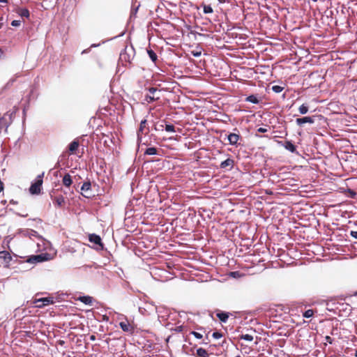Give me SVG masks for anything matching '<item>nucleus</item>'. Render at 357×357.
<instances>
[{
    "label": "nucleus",
    "mask_w": 357,
    "mask_h": 357,
    "mask_svg": "<svg viewBox=\"0 0 357 357\" xmlns=\"http://www.w3.org/2000/svg\"><path fill=\"white\" fill-rule=\"evenodd\" d=\"M3 54V52L2 50L0 49V57L1 56V55Z\"/></svg>",
    "instance_id": "obj_48"
},
{
    "label": "nucleus",
    "mask_w": 357,
    "mask_h": 357,
    "mask_svg": "<svg viewBox=\"0 0 357 357\" xmlns=\"http://www.w3.org/2000/svg\"><path fill=\"white\" fill-rule=\"evenodd\" d=\"M20 24H21V22L20 20H13L11 22V25L13 26H18L20 25Z\"/></svg>",
    "instance_id": "obj_34"
},
{
    "label": "nucleus",
    "mask_w": 357,
    "mask_h": 357,
    "mask_svg": "<svg viewBox=\"0 0 357 357\" xmlns=\"http://www.w3.org/2000/svg\"><path fill=\"white\" fill-rule=\"evenodd\" d=\"M1 3H7L8 0H0Z\"/></svg>",
    "instance_id": "obj_45"
},
{
    "label": "nucleus",
    "mask_w": 357,
    "mask_h": 357,
    "mask_svg": "<svg viewBox=\"0 0 357 357\" xmlns=\"http://www.w3.org/2000/svg\"><path fill=\"white\" fill-rule=\"evenodd\" d=\"M245 101L250 102H252L254 104H258L259 102L258 98L255 95H250V96H248L245 98Z\"/></svg>",
    "instance_id": "obj_21"
},
{
    "label": "nucleus",
    "mask_w": 357,
    "mask_h": 357,
    "mask_svg": "<svg viewBox=\"0 0 357 357\" xmlns=\"http://www.w3.org/2000/svg\"><path fill=\"white\" fill-rule=\"evenodd\" d=\"M27 215H28L27 214H26V215H22V216H24V217H26Z\"/></svg>",
    "instance_id": "obj_53"
},
{
    "label": "nucleus",
    "mask_w": 357,
    "mask_h": 357,
    "mask_svg": "<svg viewBox=\"0 0 357 357\" xmlns=\"http://www.w3.org/2000/svg\"><path fill=\"white\" fill-rule=\"evenodd\" d=\"M236 357H241V356H236Z\"/></svg>",
    "instance_id": "obj_56"
},
{
    "label": "nucleus",
    "mask_w": 357,
    "mask_h": 357,
    "mask_svg": "<svg viewBox=\"0 0 357 357\" xmlns=\"http://www.w3.org/2000/svg\"><path fill=\"white\" fill-rule=\"evenodd\" d=\"M267 131H268V130L264 128H259L257 129V132H266Z\"/></svg>",
    "instance_id": "obj_38"
},
{
    "label": "nucleus",
    "mask_w": 357,
    "mask_h": 357,
    "mask_svg": "<svg viewBox=\"0 0 357 357\" xmlns=\"http://www.w3.org/2000/svg\"><path fill=\"white\" fill-rule=\"evenodd\" d=\"M159 128H161L162 130L163 128V125H160V126H159Z\"/></svg>",
    "instance_id": "obj_50"
},
{
    "label": "nucleus",
    "mask_w": 357,
    "mask_h": 357,
    "mask_svg": "<svg viewBox=\"0 0 357 357\" xmlns=\"http://www.w3.org/2000/svg\"><path fill=\"white\" fill-rule=\"evenodd\" d=\"M190 334H192V335H194L195 337H196L197 339H201L202 338V335L199 333H197L196 331H192L190 333Z\"/></svg>",
    "instance_id": "obj_32"
},
{
    "label": "nucleus",
    "mask_w": 357,
    "mask_h": 357,
    "mask_svg": "<svg viewBox=\"0 0 357 357\" xmlns=\"http://www.w3.org/2000/svg\"><path fill=\"white\" fill-rule=\"evenodd\" d=\"M208 333H208L206 334V339L207 340H208V341H209V340H208V337H209Z\"/></svg>",
    "instance_id": "obj_46"
},
{
    "label": "nucleus",
    "mask_w": 357,
    "mask_h": 357,
    "mask_svg": "<svg viewBox=\"0 0 357 357\" xmlns=\"http://www.w3.org/2000/svg\"><path fill=\"white\" fill-rule=\"evenodd\" d=\"M0 260L1 261V263L4 265V266L8 267L10 265V262L12 261V256L8 251H1Z\"/></svg>",
    "instance_id": "obj_7"
},
{
    "label": "nucleus",
    "mask_w": 357,
    "mask_h": 357,
    "mask_svg": "<svg viewBox=\"0 0 357 357\" xmlns=\"http://www.w3.org/2000/svg\"><path fill=\"white\" fill-rule=\"evenodd\" d=\"M149 132V127L147 126V120H142L137 130V139L141 140L142 135H146Z\"/></svg>",
    "instance_id": "obj_4"
},
{
    "label": "nucleus",
    "mask_w": 357,
    "mask_h": 357,
    "mask_svg": "<svg viewBox=\"0 0 357 357\" xmlns=\"http://www.w3.org/2000/svg\"><path fill=\"white\" fill-rule=\"evenodd\" d=\"M192 54H193L195 56H200L201 52H192Z\"/></svg>",
    "instance_id": "obj_43"
},
{
    "label": "nucleus",
    "mask_w": 357,
    "mask_h": 357,
    "mask_svg": "<svg viewBox=\"0 0 357 357\" xmlns=\"http://www.w3.org/2000/svg\"><path fill=\"white\" fill-rule=\"evenodd\" d=\"M145 154L146 155H156L158 154V149L155 147H150L146 149L145 151Z\"/></svg>",
    "instance_id": "obj_25"
},
{
    "label": "nucleus",
    "mask_w": 357,
    "mask_h": 357,
    "mask_svg": "<svg viewBox=\"0 0 357 357\" xmlns=\"http://www.w3.org/2000/svg\"><path fill=\"white\" fill-rule=\"evenodd\" d=\"M202 6L203 7V11L205 14L212 13L213 12V10L210 5L202 3Z\"/></svg>",
    "instance_id": "obj_24"
},
{
    "label": "nucleus",
    "mask_w": 357,
    "mask_h": 357,
    "mask_svg": "<svg viewBox=\"0 0 357 357\" xmlns=\"http://www.w3.org/2000/svg\"><path fill=\"white\" fill-rule=\"evenodd\" d=\"M210 353L208 351L203 348H199L197 349L196 357H209Z\"/></svg>",
    "instance_id": "obj_17"
},
{
    "label": "nucleus",
    "mask_w": 357,
    "mask_h": 357,
    "mask_svg": "<svg viewBox=\"0 0 357 357\" xmlns=\"http://www.w3.org/2000/svg\"><path fill=\"white\" fill-rule=\"evenodd\" d=\"M77 300L81 301L82 303H83L86 305H92L93 299L91 296H83L78 297L77 298Z\"/></svg>",
    "instance_id": "obj_15"
},
{
    "label": "nucleus",
    "mask_w": 357,
    "mask_h": 357,
    "mask_svg": "<svg viewBox=\"0 0 357 357\" xmlns=\"http://www.w3.org/2000/svg\"><path fill=\"white\" fill-rule=\"evenodd\" d=\"M17 13L22 16L28 18L30 15L29 10L27 8H19Z\"/></svg>",
    "instance_id": "obj_20"
},
{
    "label": "nucleus",
    "mask_w": 357,
    "mask_h": 357,
    "mask_svg": "<svg viewBox=\"0 0 357 357\" xmlns=\"http://www.w3.org/2000/svg\"><path fill=\"white\" fill-rule=\"evenodd\" d=\"M234 165V160L231 158H227V160L222 161L220 163V167L221 169H227V167H229V169H231V168H233Z\"/></svg>",
    "instance_id": "obj_13"
},
{
    "label": "nucleus",
    "mask_w": 357,
    "mask_h": 357,
    "mask_svg": "<svg viewBox=\"0 0 357 357\" xmlns=\"http://www.w3.org/2000/svg\"><path fill=\"white\" fill-rule=\"evenodd\" d=\"M284 89V87L281 86H279V85H274L272 86V90L273 91H274L275 93H280L283 91Z\"/></svg>",
    "instance_id": "obj_26"
},
{
    "label": "nucleus",
    "mask_w": 357,
    "mask_h": 357,
    "mask_svg": "<svg viewBox=\"0 0 357 357\" xmlns=\"http://www.w3.org/2000/svg\"><path fill=\"white\" fill-rule=\"evenodd\" d=\"M79 146V141L77 139L73 140L68 145V153H69V155L76 154V151H77Z\"/></svg>",
    "instance_id": "obj_10"
},
{
    "label": "nucleus",
    "mask_w": 357,
    "mask_h": 357,
    "mask_svg": "<svg viewBox=\"0 0 357 357\" xmlns=\"http://www.w3.org/2000/svg\"><path fill=\"white\" fill-rule=\"evenodd\" d=\"M183 327L182 326H177V327L176 328V331H177V332H181V331H183Z\"/></svg>",
    "instance_id": "obj_40"
},
{
    "label": "nucleus",
    "mask_w": 357,
    "mask_h": 357,
    "mask_svg": "<svg viewBox=\"0 0 357 357\" xmlns=\"http://www.w3.org/2000/svg\"><path fill=\"white\" fill-rule=\"evenodd\" d=\"M349 192L350 197L351 198H354L356 197V192L355 191L349 189Z\"/></svg>",
    "instance_id": "obj_35"
},
{
    "label": "nucleus",
    "mask_w": 357,
    "mask_h": 357,
    "mask_svg": "<svg viewBox=\"0 0 357 357\" xmlns=\"http://www.w3.org/2000/svg\"><path fill=\"white\" fill-rule=\"evenodd\" d=\"M355 295H356V296L357 295V291L355 293Z\"/></svg>",
    "instance_id": "obj_55"
},
{
    "label": "nucleus",
    "mask_w": 357,
    "mask_h": 357,
    "mask_svg": "<svg viewBox=\"0 0 357 357\" xmlns=\"http://www.w3.org/2000/svg\"><path fill=\"white\" fill-rule=\"evenodd\" d=\"M51 199L53 201L54 205L59 208L63 207L65 204V198L63 195H59L54 197L52 195H50Z\"/></svg>",
    "instance_id": "obj_8"
},
{
    "label": "nucleus",
    "mask_w": 357,
    "mask_h": 357,
    "mask_svg": "<svg viewBox=\"0 0 357 357\" xmlns=\"http://www.w3.org/2000/svg\"><path fill=\"white\" fill-rule=\"evenodd\" d=\"M326 341H327L328 343L332 344L333 340H332V338H331V337H329V336H326Z\"/></svg>",
    "instance_id": "obj_39"
},
{
    "label": "nucleus",
    "mask_w": 357,
    "mask_h": 357,
    "mask_svg": "<svg viewBox=\"0 0 357 357\" xmlns=\"http://www.w3.org/2000/svg\"><path fill=\"white\" fill-rule=\"evenodd\" d=\"M158 99H159V98H158V97H156V98H155L154 96H150V95H146V97H145V100H146L149 103L152 102H153V101H155V100H158Z\"/></svg>",
    "instance_id": "obj_28"
},
{
    "label": "nucleus",
    "mask_w": 357,
    "mask_h": 357,
    "mask_svg": "<svg viewBox=\"0 0 357 357\" xmlns=\"http://www.w3.org/2000/svg\"><path fill=\"white\" fill-rule=\"evenodd\" d=\"M308 110H309V107L307 104H303L298 108V111L301 114H307L308 112Z\"/></svg>",
    "instance_id": "obj_23"
},
{
    "label": "nucleus",
    "mask_w": 357,
    "mask_h": 357,
    "mask_svg": "<svg viewBox=\"0 0 357 357\" xmlns=\"http://www.w3.org/2000/svg\"><path fill=\"white\" fill-rule=\"evenodd\" d=\"M89 338L90 340L94 341L96 340V336L94 335H91Z\"/></svg>",
    "instance_id": "obj_42"
},
{
    "label": "nucleus",
    "mask_w": 357,
    "mask_h": 357,
    "mask_svg": "<svg viewBox=\"0 0 357 357\" xmlns=\"http://www.w3.org/2000/svg\"><path fill=\"white\" fill-rule=\"evenodd\" d=\"M59 344H61V345H63L64 344V341L63 340H59Z\"/></svg>",
    "instance_id": "obj_44"
},
{
    "label": "nucleus",
    "mask_w": 357,
    "mask_h": 357,
    "mask_svg": "<svg viewBox=\"0 0 357 357\" xmlns=\"http://www.w3.org/2000/svg\"><path fill=\"white\" fill-rule=\"evenodd\" d=\"M350 235L354 237V238L357 239V231H351Z\"/></svg>",
    "instance_id": "obj_36"
},
{
    "label": "nucleus",
    "mask_w": 357,
    "mask_h": 357,
    "mask_svg": "<svg viewBox=\"0 0 357 357\" xmlns=\"http://www.w3.org/2000/svg\"><path fill=\"white\" fill-rule=\"evenodd\" d=\"M34 303L37 307H43L45 306L53 304L54 299L51 297L41 298L36 299Z\"/></svg>",
    "instance_id": "obj_5"
},
{
    "label": "nucleus",
    "mask_w": 357,
    "mask_h": 357,
    "mask_svg": "<svg viewBox=\"0 0 357 357\" xmlns=\"http://www.w3.org/2000/svg\"><path fill=\"white\" fill-rule=\"evenodd\" d=\"M284 147L291 153H295L296 151V146L290 141L284 142Z\"/></svg>",
    "instance_id": "obj_18"
},
{
    "label": "nucleus",
    "mask_w": 357,
    "mask_h": 357,
    "mask_svg": "<svg viewBox=\"0 0 357 357\" xmlns=\"http://www.w3.org/2000/svg\"><path fill=\"white\" fill-rule=\"evenodd\" d=\"M216 316L222 322H226L229 318V313L220 312L217 313Z\"/></svg>",
    "instance_id": "obj_19"
},
{
    "label": "nucleus",
    "mask_w": 357,
    "mask_h": 357,
    "mask_svg": "<svg viewBox=\"0 0 357 357\" xmlns=\"http://www.w3.org/2000/svg\"><path fill=\"white\" fill-rule=\"evenodd\" d=\"M212 337L215 339H219L222 337V334L220 332L216 331L213 333Z\"/></svg>",
    "instance_id": "obj_31"
},
{
    "label": "nucleus",
    "mask_w": 357,
    "mask_h": 357,
    "mask_svg": "<svg viewBox=\"0 0 357 357\" xmlns=\"http://www.w3.org/2000/svg\"><path fill=\"white\" fill-rule=\"evenodd\" d=\"M159 128H161L162 130L163 128V125H160V126H159Z\"/></svg>",
    "instance_id": "obj_49"
},
{
    "label": "nucleus",
    "mask_w": 357,
    "mask_h": 357,
    "mask_svg": "<svg viewBox=\"0 0 357 357\" xmlns=\"http://www.w3.org/2000/svg\"><path fill=\"white\" fill-rule=\"evenodd\" d=\"M119 326L124 332L132 333L134 331L133 326L130 325L127 319L125 321H121Z\"/></svg>",
    "instance_id": "obj_9"
},
{
    "label": "nucleus",
    "mask_w": 357,
    "mask_h": 357,
    "mask_svg": "<svg viewBox=\"0 0 357 357\" xmlns=\"http://www.w3.org/2000/svg\"><path fill=\"white\" fill-rule=\"evenodd\" d=\"M89 239L90 242L100 246L102 249L103 248V244L102 243V240L100 236L92 234L89 235Z\"/></svg>",
    "instance_id": "obj_11"
},
{
    "label": "nucleus",
    "mask_w": 357,
    "mask_h": 357,
    "mask_svg": "<svg viewBox=\"0 0 357 357\" xmlns=\"http://www.w3.org/2000/svg\"><path fill=\"white\" fill-rule=\"evenodd\" d=\"M62 183L66 187H70L73 183L71 176L69 174H66L63 177Z\"/></svg>",
    "instance_id": "obj_16"
},
{
    "label": "nucleus",
    "mask_w": 357,
    "mask_h": 357,
    "mask_svg": "<svg viewBox=\"0 0 357 357\" xmlns=\"http://www.w3.org/2000/svg\"><path fill=\"white\" fill-rule=\"evenodd\" d=\"M51 258H50V254H48V253H42L40 255L30 256L28 258V259L26 260V261L28 263H30V264H36V263H40V262L48 261Z\"/></svg>",
    "instance_id": "obj_3"
},
{
    "label": "nucleus",
    "mask_w": 357,
    "mask_h": 357,
    "mask_svg": "<svg viewBox=\"0 0 357 357\" xmlns=\"http://www.w3.org/2000/svg\"><path fill=\"white\" fill-rule=\"evenodd\" d=\"M3 190V183L0 180V192Z\"/></svg>",
    "instance_id": "obj_41"
},
{
    "label": "nucleus",
    "mask_w": 357,
    "mask_h": 357,
    "mask_svg": "<svg viewBox=\"0 0 357 357\" xmlns=\"http://www.w3.org/2000/svg\"><path fill=\"white\" fill-rule=\"evenodd\" d=\"M157 88H155V87H151L149 89V91L150 92V93L151 94H154V93L157 91Z\"/></svg>",
    "instance_id": "obj_37"
},
{
    "label": "nucleus",
    "mask_w": 357,
    "mask_h": 357,
    "mask_svg": "<svg viewBox=\"0 0 357 357\" xmlns=\"http://www.w3.org/2000/svg\"><path fill=\"white\" fill-rule=\"evenodd\" d=\"M147 53L151 61L154 63H156V61H158V56L155 54V52L152 50H148Z\"/></svg>",
    "instance_id": "obj_22"
},
{
    "label": "nucleus",
    "mask_w": 357,
    "mask_h": 357,
    "mask_svg": "<svg viewBox=\"0 0 357 357\" xmlns=\"http://www.w3.org/2000/svg\"><path fill=\"white\" fill-rule=\"evenodd\" d=\"M86 52V50H83L82 54Z\"/></svg>",
    "instance_id": "obj_52"
},
{
    "label": "nucleus",
    "mask_w": 357,
    "mask_h": 357,
    "mask_svg": "<svg viewBox=\"0 0 357 357\" xmlns=\"http://www.w3.org/2000/svg\"><path fill=\"white\" fill-rule=\"evenodd\" d=\"M135 56V51L132 46H126L123 51H121L119 56V62L124 66L130 65L132 61Z\"/></svg>",
    "instance_id": "obj_1"
},
{
    "label": "nucleus",
    "mask_w": 357,
    "mask_h": 357,
    "mask_svg": "<svg viewBox=\"0 0 357 357\" xmlns=\"http://www.w3.org/2000/svg\"><path fill=\"white\" fill-rule=\"evenodd\" d=\"M2 27V24L0 23V29Z\"/></svg>",
    "instance_id": "obj_54"
},
{
    "label": "nucleus",
    "mask_w": 357,
    "mask_h": 357,
    "mask_svg": "<svg viewBox=\"0 0 357 357\" xmlns=\"http://www.w3.org/2000/svg\"><path fill=\"white\" fill-rule=\"evenodd\" d=\"M165 130L167 132H175L176 131L174 126L172 125V124H166Z\"/></svg>",
    "instance_id": "obj_30"
},
{
    "label": "nucleus",
    "mask_w": 357,
    "mask_h": 357,
    "mask_svg": "<svg viewBox=\"0 0 357 357\" xmlns=\"http://www.w3.org/2000/svg\"><path fill=\"white\" fill-rule=\"evenodd\" d=\"M91 184L90 181H86L83 183L81 190L83 191L85 194H83V195L85 197H91V195L88 193V192L91 190Z\"/></svg>",
    "instance_id": "obj_14"
},
{
    "label": "nucleus",
    "mask_w": 357,
    "mask_h": 357,
    "mask_svg": "<svg viewBox=\"0 0 357 357\" xmlns=\"http://www.w3.org/2000/svg\"><path fill=\"white\" fill-rule=\"evenodd\" d=\"M303 317L305 318H310L312 317L314 315V310H307L303 313Z\"/></svg>",
    "instance_id": "obj_27"
},
{
    "label": "nucleus",
    "mask_w": 357,
    "mask_h": 357,
    "mask_svg": "<svg viewBox=\"0 0 357 357\" xmlns=\"http://www.w3.org/2000/svg\"><path fill=\"white\" fill-rule=\"evenodd\" d=\"M234 130L237 131V132L229 133L227 136V139L229 140V144L237 146L238 142V140L241 139V137L239 134V131L236 128H235Z\"/></svg>",
    "instance_id": "obj_6"
},
{
    "label": "nucleus",
    "mask_w": 357,
    "mask_h": 357,
    "mask_svg": "<svg viewBox=\"0 0 357 357\" xmlns=\"http://www.w3.org/2000/svg\"><path fill=\"white\" fill-rule=\"evenodd\" d=\"M231 276H232L233 278H239L241 277V274L240 273L239 271H233V272H231L230 274H229Z\"/></svg>",
    "instance_id": "obj_33"
},
{
    "label": "nucleus",
    "mask_w": 357,
    "mask_h": 357,
    "mask_svg": "<svg viewBox=\"0 0 357 357\" xmlns=\"http://www.w3.org/2000/svg\"><path fill=\"white\" fill-rule=\"evenodd\" d=\"M208 342H204L203 344H208Z\"/></svg>",
    "instance_id": "obj_51"
},
{
    "label": "nucleus",
    "mask_w": 357,
    "mask_h": 357,
    "mask_svg": "<svg viewBox=\"0 0 357 357\" xmlns=\"http://www.w3.org/2000/svg\"><path fill=\"white\" fill-rule=\"evenodd\" d=\"M241 340H245L246 341H252L253 340V337L251 335L245 334V335H241Z\"/></svg>",
    "instance_id": "obj_29"
},
{
    "label": "nucleus",
    "mask_w": 357,
    "mask_h": 357,
    "mask_svg": "<svg viewBox=\"0 0 357 357\" xmlns=\"http://www.w3.org/2000/svg\"><path fill=\"white\" fill-rule=\"evenodd\" d=\"M44 172L38 175L34 183H33L29 188V192L31 195H39L42 190L43 183Z\"/></svg>",
    "instance_id": "obj_2"
},
{
    "label": "nucleus",
    "mask_w": 357,
    "mask_h": 357,
    "mask_svg": "<svg viewBox=\"0 0 357 357\" xmlns=\"http://www.w3.org/2000/svg\"><path fill=\"white\" fill-rule=\"evenodd\" d=\"M354 356L357 357V350H355Z\"/></svg>",
    "instance_id": "obj_47"
},
{
    "label": "nucleus",
    "mask_w": 357,
    "mask_h": 357,
    "mask_svg": "<svg viewBox=\"0 0 357 357\" xmlns=\"http://www.w3.org/2000/svg\"><path fill=\"white\" fill-rule=\"evenodd\" d=\"M296 124L298 126H301L303 123H313L314 122V120L313 117L311 116H304L303 118H298L296 120Z\"/></svg>",
    "instance_id": "obj_12"
}]
</instances>
